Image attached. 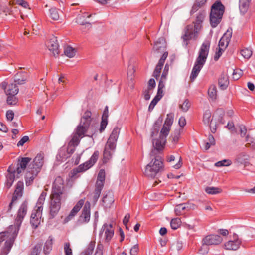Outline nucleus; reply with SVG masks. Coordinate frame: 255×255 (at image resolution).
Masks as SVG:
<instances>
[{
	"label": "nucleus",
	"mask_w": 255,
	"mask_h": 255,
	"mask_svg": "<svg viewBox=\"0 0 255 255\" xmlns=\"http://www.w3.org/2000/svg\"><path fill=\"white\" fill-rule=\"evenodd\" d=\"M19 231L18 228L11 225L5 231L0 233V247L1 243L5 241L2 249L0 255H7L10 252Z\"/></svg>",
	"instance_id": "1"
},
{
	"label": "nucleus",
	"mask_w": 255,
	"mask_h": 255,
	"mask_svg": "<svg viewBox=\"0 0 255 255\" xmlns=\"http://www.w3.org/2000/svg\"><path fill=\"white\" fill-rule=\"evenodd\" d=\"M210 45V44L208 41H205L201 45L198 56L196 59L190 74V79L191 81H193L196 79L205 63L209 54Z\"/></svg>",
	"instance_id": "2"
},
{
	"label": "nucleus",
	"mask_w": 255,
	"mask_h": 255,
	"mask_svg": "<svg viewBox=\"0 0 255 255\" xmlns=\"http://www.w3.org/2000/svg\"><path fill=\"white\" fill-rule=\"evenodd\" d=\"M43 159L44 154L43 153H39L34 158L32 163L28 165L27 171L25 177V183L27 186L32 184L34 179L40 171L43 164Z\"/></svg>",
	"instance_id": "3"
},
{
	"label": "nucleus",
	"mask_w": 255,
	"mask_h": 255,
	"mask_svg": "<svg viewBox=\"0 0 255 255\" xmlns=\"http://www.w3.org/2000/svg\"><path fill=\"white\" fill-rule=\"evenodd\" d=\"M92 113L89 110H87L82 116L80 122L75 130V133H77L79 136L83 137L88 132L89 130L91 132L89 133L91 135L95 133L96 130L95 127L91 125L92 118L91 117Z\"/></svg>",
	"instance_id": "4"
},
{
	"label": "nucleus",
	"mask_w": 255,
	"mask_h": 255,
	"mask_svg": "<svg viewBox=\"0 0 255 255\" xmlns=\"http://www.w3.org/2000/svg\"><path fill=\"white\" fill-rule=\"evenodd\" d=\"M68 197V192L64 184V180L61 176H57L52 184L50 200L64 202Z\"/></svg>",
	"instance_id": "5"
},
{
	"label": "nucleus",
	"mask_w": 255,
	"mask_h": 255,
	"mask_svg": "<svg viewBox=\"0 0 255 255\" xmlns=\"http://www.w3.org/2000/svg\"><path fill=\"white\" fill-rule=\"evenodd\" d=\"M120 128L116 127L113 129L107 143L103 152V163H107L112 157L116 147V143L119 137Z\"/></svg>",
	"instance_id": "6"
},
{
	"label": "nucleus",
	"mask_w": 255,
	"mask_h": 255,
	"mask_svg": "<svg viewBox=\"0 0 255 255\" xmlns=\"http://www.w3.org/2000/svg\"><path fill=\"white\" fill-rule=\"evenodd\" d=\"M150 158L151 161L145 167L144 174L148 177L153 178L163 170V163L159 155L152 156Z\"/></svg>",
	"instance_id": "7"
},
{
	"label": "nucleus",
	"mask_w": 255,
	"mask_h": 255,
	"mask_svg": "<svg viewBox=\"0 0 255 255\" xmlns=\"http://www.w3.org/2000/svg\"><path fill=\"white\" fill-rule=\"evenodd\" d=\"M224 6L221 1H216L212 6L210 14V22L212 27H216L221 22L224 12Z\"/></svg>",
	"instance_id": "8"
},
{
	"label": "nucleus",
	"mask_w": 255,
	"mask_h": 255,
	"mask_svg": "<svg viewBox=\"0 0 255 255\" xmlns=\"http://www.w3.org/2000/svg\"><path fill=\"white\" fill-rule=\"evenodd\" d=\"M99 155V151H95L88 161L72 170L70 173V176L71 178H74L78 173L84 172L91 168L97 161Z\"/></svg>",
	"instance_id": "9"
},
{
	"label": "nucleus",
	"mask_w": 255,
	"mask_h": 255,
	"mask_svg": "<svg viewBox=\"0 0 255 255\" xmlns=\"http://www.w3.org/2000/svg\"><path fill=\"white\" fill-rule=\"evenodd\" d=\"M200 29L198 25H188L184 29V34L182 36L184 43L186 46L188 45V41L192 38H196L197 33Z\"/></svg>",
	"instance_id": "10"
},
{
	"label": "nucleus",
	"mask_w": 255,
	"mask_h": 255,
	"mask_svg": "<svg viewBox=\"0 0 255 255\" xmlns=\"http://www.w3.org/2000/svg\"><path fill=\"white\" fill-rule=\"evenodd\" d=\"M114 234V229L112 224L105 223L102 227L99 233V236H103L105 242L108 243L112 239Z\"/></svg>",
	"instance_id": "11"
},
{
	"label": "nucleus",
	"mask_w": 255,
	"mask_h": 255,
	"mask_svg": "<svg viewBox=\"0 0 255 255\" xmlns=\"http://www.w3.org/2000/svg\"><path fill=\"white\" fill-rule=\"evenodd\" d=\"M27 208L28 203L27 201H25L22 203L18 211L17 215L15 219V225H14L18 228L19 229L27 213Z\"/></svg>",
	"instance_id": "12"
},
{
	"label": "nucleus",
	"mask_w": 255,
	"mask_h": 255,
	"mask_svg": "<svg viewBox=\"0 0 255 255\" xmlns=\"http://www.w3.org/2000/svg\"><path fill=\"white\" fill-rule=\"evenodd\" d=\"M42 209L43 207L38 206L36 210H33L32 212L30 223L34 229L37 228L40 223Z\"/></svg>",
	"instance_id": "13"
},
{
	"label": "nucleus",
	"mask_w": 255,
	"mask_h": 255,
	"mask_svg": "<svg viewBox=\"0 0 255 255\" xmlns=\"http://www.w3.org/2000/svg\"><path fill=\"white\" fill-rule=\"evenodd\" d=\"M91 204L89 201L86 202L82 209L81 214L79 217L78 222L80 224L87 223L90 219Z\"/></svg>",
	"instance_id": "14"
},
{
	"label": "nucleus",
	"mask_w": 255,
	"mask_h": 255,
	"mask_svg": "<svg viewBox=\"0 0 255 255\" xmlns=\"http://www.w3.org/2000/svg\"><path fill=\"white\" fill-rule=\"evenodd\" d=\"M166 139L160 136L158 139L153 140L152 144L154 149H152L150 152V156L151 157L152 156L157 155V152L163 150L166 143Z\"/></svg>",
	"instance_id": "15"
},
{
	"label": "nucleus",
	"mask_w": 255,
	"mask_h": 255,
	"mask_svg": "<svg viewBox=\"0 0 255 255\" xmlns=\"http://www.w3.org/2000/svg\"><path fill=\"white\" fill-rule=\"evenodd\" d=\"M31 158L29 157L19 158L16 168V177L19 178L20 174L27 167L28 164L31 161Z\"/></svg>",
	"instance_id": "16"
},
{
	"label": "nucleus",
	"mask_w": 255,
	"mask_h": 255,
	"mask_svg": "<svg viewBox=\"0 0 255 255\" xmlns=\"http://www.w3.org/2000/svg\"><path fill=\"white\" fill-rule=\"evenodd\" d=\"M23 189V183L21 181H18L16 184V189L13 195L11 202L9 204L8 211L12 208L13 204L16 201L18 198H20L22 195Z\"/></svg>",
	"instance_id": "17"
},
{
	"label": "nucleus",
	"mask_w": 255,
	"mask_h": 255,
	"mask_svg": "<svg viewBox=\"0 0 255 255\" xmlns=\"http://www.w3.org/2000/svg\"><path fill=\"white\" fill-rule=\"evenodd\" d=\"M222 238L219 235H209L203 239L202 242L208 245H218L222 242Z\"/></svg>",
	"instance_id": "18"
},
{
	"label": "nucleus",
	"mask_w": 255,
	"mask_h": 255,
	"mask_svg": "<svg viewBox=\"0 0 255 255\" xmlns=\"http://www.w3.org/2000/svg\"><path fill=\"white\" fill-rule=\"evenodd\" d=\"M47 47L49 51L52 52L54 56L58 55L59 53V45L57 42V38L53 36L47 42Z\"/></svg>",
	"instance_id": "19"
},
{
	"label": "nucleus",
	"mask_w": 255,
	"mask_h": 255,
	"mask_svg": "<svg viewBox=\"0 0 255 255\" xmlns=\"http://www.w3.org/2000/svg\"><path fill=\"white\" fill-rule=\"evenodd\" d=\"M61 202L50 200L49 206V218H54L58 213L61 207Z\"/></svg>",
	"instance_id": "20"
},
{
	"label": "nucleus",
	"mask_w": 255,
	"mask_h": 255,
	"mask_svg": "<svg viewBox=\"0 0 255 255\" xmlns=\"http://www.w3.org/2000/svg\"><path fill=\"white\" fill-rule=\"evenodd\" d=\"M231 37L232 32L228 30L219 40L218 44L219 48L221 49L222 51H224L228 46Z\"/></svg>",
	"instance_id": "21"
},
{
	"label": "nucleus",
	"mask_w": 255,
	"mask_h": 255,
	"mask_svg": "<svg viewBox=\"0 0 255 255\" xmlns=\"http://www.w3.org/2000/svg\"><path fill=\"white\" fill-rule=\"evenodd\" d=\"M8 174L6 175V181L5 182V186L9 189L12 186L15 178V173L16 171L15 168L12 166L10 165L7 170Z\"/></svg>",
	"instance_id": "22"
},
{
	"label": "nucleus",
	"mask_w": 255,
	"mask_h": 255,
	"mask_svg": "<svg viewBox=\"0 0 255 255\" xmlns=\"http://www.w3.org/2000/svg\"><path fill=\"white\" fill-rule=\"evenodd\" d=\"M85 202V199H80L71 210L69 214L65 218V220L68 222L71 220L82 208Z\"/></svg>",
	"instance_id": "23"
},
{
	"label": "nucleus",
	"mask_w": 255,
	"mask_h": 255,
	"mask_svg": "<svg viewBox=\"0 0 255 255\" xmlns=\"http://www.w3.org/2000/svg\"><path fill=\"white\" fill-rule=\"evenodd\" d=\"M28 77V74L25 72H20L16 73L14 77V83L17 85H22L25 83Z\"/></svg>",
	"instance_id": "24"
},
{
	"label": "nucleus",
	"mask_w": 255,
	"mask_h": 255,
	"mask_svg": "<svg viewBox=\"0 0 255 255\" xmlns=\"http://www.w3.org/2000/svg\"><path fill=\"white\" fill-rule=\"evenodd\" d=\"M108 116V107L106 106L102 116V120L100 123V127L99 129L100 133H102L104 131L107 125Z\"/></svg>",
	"instance_id": "25"
},
{
	"label": "nucleus",
	"mask_w": 255,
	"mask_h": 255,
	"mask_svg": "<svg viewBox=\"0 0 255 255\" xmlns=\"http://www.w3.org/2000/svg\"><path fill=\"white\" fill-rule=\"evenodd\" d=\"M235 236H237V235H235ZM236 237H235L234 240L229 241L225 244V247L227 250H236L239 248L241 241L236 239Z\"/></svg>",
	"instance_id": "26"
},
{
	"label": "nucleus",
	"mask_w": 255,
	"mask_h": 255,
	"mask_svg": "<svg viewBox=\"0 0 255 255\" xmlns=\"http://www.w3.org/2000/svg\"><path fill=\"white\" fill-rule=\"evenodd\" d=\"M102 202L105 208H110L114 202L113 194L110 192L107 193L103 197Z\"/></svg>",
	"instance_id": "27"
},
{
	"label": "nucleus",
	"mask_w": 255,
	"mask_h": 255,
	"mask_svg": "<svg viewBox=\"0 0 255 255\" xmlns=\"http://www.w3.org/2000/svg\"><path fill=\"white\" fill-rule=\"evenodd\" d=\"M166 44L163 38H159L153 46V50L158 53L165 52Z\"/></svg>",
	"instance_id": "28"
},
{
	"label": "nucleus",
	"mask_w": 255,
	"mask_h": 255,
	"mask_svg": "<svg viewBox=\"0 0 255 255\" xmlns=\"http://www.w3.org/2000/svg\"><path fill=\"white\" fill-rule=\"evenodd\" d=\"M251 1V0H239V9L242 15L248 11Z\"/></svg>",
	"instance_id": "29"
},
{
	"label": "nucleus",
	"mask_w": 255,
	"mask_h": 255,
	"mask_svg": "<svg viewBox=\"0 0 255 255\" xmlns=\"http://www.w3.org/2000/svg\"><path fill=\"white\" fill-rule=\"evenodd\" d=\"M228 77L227 75L225 74H221L218 80V84L220 88L222 90L226 89L229 84Z\"/></svg>",
	"instance_id": "30"
},
{
	"label": "nucleus",
	"mask_w": 255,
	"mask_h": 255,
	"mask_svg": "<svg viewBox=\"0 0 255 255\" xmlns=\"http://www.w3.org/2000/svg\"><path fill=\"white\" fill-rule=\"evenodd\" d=\"M188 207V205L186 203L177 205L174 209L175 213L177 216H180L184 214L185 213L186 210Z\"/></svg>",
	"instance_id": "31"
},
{
	"label": "nucleus",
	"mask_w": 255,
	"mask_h": 255,
	"mask_svg": "<svg viewBox=\"0 0 255 255\" xmlns=\"http://www.w3.org/2000/svg\"><path fill=\"white\" fill-rule=\"evenodd\" d=\"M19 91V89L17 85L14 83H11L7 86V90H5L6 95H16Z\"/></svg>",
	"instance_id": "32"
},
{
	"label": "nucleus",
	"mask_w": 255,
	"mask_h": 255,
	"mask_svg": "<svg viewBox=\"0 0 255 255\" xmlns=\"http://www.w3.org/2000/svg\"><path fill=\"white\" fill-rule=\"evenodd\" d=\"M95 241H91L88 244L87 248L81 252L80 255H92L95 246Z\"/></svg>",
	"instance_id": "33"
},
{
	"label": "nucleus",
	"mask_w": 255,
	"mask_h": 255,
	"mask_svg": "<svg viewBox=\"0 0 255 255\" xmlns=\"http://www.w3.org/2000/svg\"><path fill=\"white\" fill-rule=\"evenodd\" d=\"M52 245L53 239L51 237H49L44 246L43 252L45 255H48L50 253L52 248Z\"/></svg>",
	"instance_id": "34"
},
{
	"label": "nucleus",
	"mask_w": 255,
	"mask_h": 255,
	"mask_svg": "<svg viewBox=\"0 0 255 255\" xmlns=\"http://www.w3.org/2000/svg\"><path fill=\"white\" fill-rule=\"evenodd\" d=\"M207 1V0H196L192 7L191 13H194L196 12L199 8L203 6L205 4Z\"/></svg>",
	"instance_id": "35"
},
{
	"label": "nucleus",
	"mask_w": 255,
	"mask_h": 255,
	"mask_svg": "<svg viewBox=\"0 0 255 255\" xmlns=\"http://www.w3.org/2000/svg\"><path fill=\"white\" fill-rule=\"evenodd\" d=\"M168 56V52H165L163 53L162 57L159 59L158 64H157L155 70H157L158 71H160L161 72V69L163 67L164 63L166 59L167 58Z\"/></svg>",
	"instance_id": "36"
},
{
	"label": "nucleus",
	"mask_w": 255,
	"mask_h": 255,
	"mask_svg": "<svg viewBox=\"0 0 255 255\" xmlns=\"http://www.w3.org/2000/svg\"><path fill=\"white\" fill-rule=\"evenodd\" d=\"M105 180V172L104 169H100L97 177L96 184L103 185Z\"/></svg>",
	"instance_id": "37"
},
{
	"label": "nucleus",
	"mask_w": 255,
	"mask_h": 255,
	"mask_svg": "<svg viewBox=\"0 0 255 255\" xmlns=\"http://www.w3.org/2000/svg\"><path fill=\"white\" fill-rule=\"evenodd\" d=\"M82 138V137L79 136L77 133L74 132L72 135V139L68 144H69L70 145H72L77 146L79 144L80 140Z\"/></svg>",
	"instance_id": "38"
},
{
	"label": "nucleus",
	"mask_w": 255,
	"mask_h": 255,
	"mask_svg": "<svg viewBox=\"0 0 255 255\" xmlns=\"http://www.w3.org/2000/svg\"><path fill=\"white\" fill-rule=\"evenodd\" d=\"M76 50L70 46H67L64 49L65 55L69 58L73 57L76 54Z\"/></svg>",
	"instance_id": "39"
},
{
	"label": "nucleus",
	"mask_w": 255,
	"mask_h": 255,
	"mask_svg": "<svg viewBox=\"0 0 255 255\" xmlns=\"http://www.w3.org/2000/svg\"><path fill=\"white\" fill-rule=\"evenodd\" d=\"M165 86L164 83L162 82V81H159L158 86V90L157 95L155 97H157L158 100H160L163 96V89Z\"/></svg>",
	"instance_id": "40"
},
{
	"label": "nucleus",
	"mask_w": 255,
	"mask_h": 255,
	"mask_svg": "<svg viewBox=\"0 0 255 255\" xmlns=\"http://www.w3.org/2000/svg\"><path fill=\"white\" fill-rule=\"evenodd\" d=\"M249 159V156L245 152L239 154L236 158L237 161L241 164H245Z\"/></svg>",
	"instance_id": "41"
},
{
	"label": "nucleus",
	"mask_w": 255,
	"mask_h": 255,
	"mask_svg": "<svg viewBox=\"0 0 255 255\" xmlns=\"http://www.w3.org/2000/svg\"><path fill=\"white\" fill-rule=\"evenodd\" d=\"M181 225V221L179 218L172 219L170 222V226L172 229H178Z\"/></svg>",
	"instance_id": "42"
},
{
	"label": "nucleus",
	"mask_w": 255,
	"mask_h": 255,
	"mask_svg": "<svg viewBox=\"0 0 255 255\" xmlns=\"http://www.w3.org/2000/svg\"><path fill=\"white\" fill-rule=\"evenodd\" d=\"M211 113L210 111L207 110L205 111L203 115V122H204V124L206 125H209L210 123H211L212 120H211Z\"/></svg>",
	"instance_id": "43"
},
{
	"label": "nucleus",
	"mask_w": 255,
	"mask_h": 255,
	"mask_svg": "<svg viewBox=\"0 0 255 255\" xmlns=\"http://www.w3.org/2000/svg\"><path fill=\"white\" fill-rule=\"evenodd\" d=\"M208 95L209 97L215 100L217 97V88L215 85H211L208 89Z\"/></svg>",
	"instance_id": "44"
},
{
	"label": "nucleus",
	"mask_w": 255,
	"mask_h": 255,
	"mask_svg": "<svg viewBox=\"0 0 255 255\" xmlns=\"http://www.w3.org/2000/svg\"><path fill=\"white\" fill-rule=\"evenodd\" d=\"M50 16L54 20H58L59 19L58 10L56 8H52L49 10Z\"/></svg>",
	"instance_id": "45"
},
{
	"label": "nucleus",
	"mask_w": 255,
	"mask_h": 255,
	"mask_svg": "<svg viewBox=\"0 0 255 255\" xmlns=\"http://www.w3.org/2000/svg\"><path fill=\"white\" fill-rule=\"evenodd\" d=\"M205 191L209 194H216L221 193L222 190L218 187H207L205 189Z\"/></svg>",
	"instance_id": "46"
},
{
	"label": "nucleus",
	"mask_w": 255,
	"mask_h": 255,
	"mask_svg": "<svg viewBox=\"0 0 255 255\" xmlns=\"http://www.w3.org/2000/svg\"><path fill=\"white\" fill-rule=\"evenodd\" d=\"M173 118H174L173 114H172V113L168 114L167 115V117L165 121L164 125L170 128L173 122Z\"/></svg>",
	"instance_id": "47"
},
{
	"label": "nucleus",
	"mask_w": 255,
	"mask_h": 255,
	"mask_svg": "<svg viewBox=\"0 0 255 255\" xmlns=\"http://www.w3.org/2000/svg\"><path fill=\"white\" fill-rule=\"evenodd\" d=\"M170 130V128L163 125L160 133V137L166 139L167 136L168 135Z\"/></svg>",
	"instance_id": "48"
},
{
	"label": "nucleus",
	"mask_w": 255,
	"mask_h": 255,
	"mask_svg": "<svg viewBox=\"0 0 255 255\" xmlns=\"http://www.w3.org/2000/svg\"><path fill=\"white\" fill-rule=\"evenodd\" d=\"M76 147V146H74L72 145H70V144H68L67 145V155L65 157H64L63 155H62L63 158H67L70 157L71 156V155L72 154H73L74 152H75Z\"/></svg>",
	"instance_id": "49"
},
{
	"label": "nucleus",
	"mask_w": 255,
	"mask_h": 255,
	"mask_svg": "<svg viewBox=\"0 0 255 255\" xmlns=\"http://www.w3.org/2000/svg\"><path fill=\"white\" fill-rule=\"evenodd\" d=\"M241 55L246 59H249L252 55V51L249 48H245L241 50Z\"/></svg>",
	"instance_id": "50"
},
{
	"label": "nucleus",
	"mask_w": 255,
	"mask_h": 255,
	"mask_svg": "<svg viewBox=\"0 0 255 255\" xmlns=\"http://www.w3.org/2000/svg\"><path fill=\"white\" fill-rule=\"evenodd\" d=\"M232 164V161L230 160L224 159L218 161L215 164L216 167L228 166Z\"/></svg>",
	"instance_id": "51"
},
{
	"label": "nucleus",
	"mask_w": 255,
	"mask_h": 255,
	"mask_svg": "<svg viewBox=\"0 0 255 255\" xmlns=\"http://www.w3.org/2000/svg\"><path fill=\"white\" fill-rule=\"evenodd\" d=\"M7 103L10 105H15L17 102V99L15 97V95H7Z\"/></svg>",
	"instance_id": "52"
},
{
	"label": "nucleus",
	"mask_w": 255,
	"mask_h": 255,
	"mask_svg": "<svg viewBox=\"0 0 255 255\" xmlns=\"http://www.w3.org/2000/svg\"><path fill=\"white\" fill-rule=\"evenodd\" d=\"M205 17L204 13H199L196 17V22L194 25H198L199 29H200V24L203 21V19Z\"/></svg>",
	"instance_id": "53"
},
{
	"label": "nucleus",
	"mask_w": 255,
	"mask_h": 255,
	"mask_svg": "<svg viewBox=\"0 0 255 255\" xmlns=\"http://www.w3.org/2000/svg\"><path fill=\"white\" fill-rule=\"evenodd\" d=\"M180 108L184 112H187L190 107V104L188 99H185L182 104H180Z\"/></svg>",
	"instance_id": "54"
},
{
	"label": "nucleus",
	"mask_w": 255,
	"mask_h": 255,
	"mask_svg": "<svg viewBox=\"0 0 255 255\" xmlns=\"http://www.w3.org/2000/svg\"><path fill=\"white\" fill-rule=\"evenodd\" d=\"M243 74V71L239 69L234 70L233 73V78L235 80L239 79Z\"/></svg>",
	"instance_id": "55"
},
{
	"label": "nucleus",
	"mask_w": 255,
	"mask_h": 255,
	"mask_svg": "<svg viewBox=\"0 0 255 255\" xmlns=\"http://www.w3.org/2000/svg\"><path fill=\"white\" fill-rule=\"evenodd\" d=\"M46 196V193L43 191L39 198H38V201H37V204L38 205V206H42V205L43 204L44 202V201H45V197Z\"/></svg>",
	"instance_id": "56"
},
{
	"label": "nucleus",
	"mask_w": 255,
	"mask_h": 255,
	"mask_svg": "<svg viewBox=\"0 0 255 255\" xmlns=\"http://www.w3.org/2000/svg\"><path fill=\"white\" fill-rule=\"evenodd\" d=\"M168 70H169V66L168 64H166L164 67L163 72L162 74L161 79L160 80V81H162V82H163V83H165V81H166V77L168 74Z\"/></svg>",
	"instance_id": "57"
},
{
	"label": "nucleus",
	"mask_w": 255,
	"mask_h": 255,
	"mask_svg": "<svg viewBox=\"0 0 255 255\" xmlns=\"http://www.w3.org/2000/svg\"><path fill=\"white\" fill-rule=\"evenodd\" d=\"M65 255H72V251L69 242L66 243L64 247Z\"/></svg>",
	"instance_id": "58"
},
{
	"label": "nucleus",
	"mask_w": 255,
	"mask_h": 255,
	"mask_svg": "<svg viewBox=\"0 0 255 255\" xmlns=\"http://www.w3.org/2000/svg\"><path fill=\"white\" fill-rule=\"evenodd\" d=\"M41 250V244H37L33 249L31 255H38Z\"/></svg>",
	"instance_id": "59"
},
{
	"label": "nucleus",
	"mask_w": 255,
	"mask_h": 255,
	"mask_svg": "<svg viewBox=\"0 0 255 255\" xmlns=\"http://www.w3.org/2000/svg\"><path fill=\"white\" fill-rule=\"evenodd\" d=\"M104 247L103 244L98 243L94 255H103Z\"/></svg>",
	"instance_id": "60"
},
{
	"label": "nucleus",
	"mask_w": 255,
	"mask_h": 255,
	"mask_svg": "<svg viewBox=\"0 0 255 255\" xmlns=\"http://www.w3.org/2000/svg\"><path fill=\"white\" fill-rule=\"evenodd\" d=\"M208 245L204 244L202 242V246L201 247L199 252L200 254L205 255L208 252L209 248L208 247Z\"/></svg>",
	"instance_id": "61"
},
{
	"label": "nucleus",
	"mask_w": 255,
	"mask_h": 255,
	"mask_svg": "<svg viewBox=\"0 0 255 255\" xmlns=\"http://www.w3.org/2000/svg\"><path fill=\"white\" fill-rule=\"evenodd\" d=\"M180 130H176L174 132V134L172 136V141L174 142H177L180 137Z\"/></svg>",
	"instance_id": "62"
},
{
	"label": "nucleus",
	"mask_w": 255,
	"mask_h": 255,
	"mask_svg": "<svg viewBox=\"0 0 255 255\" xmlns=\"http://www.w3.org/2000/svg\"><path fill=\"white\" fill-rule=\"evenodd\" d=\"M159 101V100L157 99V97H154L149 106L148 111H151Z\"/></svg>",
	"instance_id": "63"
},
{
	"label": "nucleus",
	"mask_w": 255,
	"mask_h": 255,
	"mask_svg": "<svg viewBox=\"0 0 255 255\" xmlns=\"http://www.w3.org/2000/svg\"><path fill=\"white\" fill-rule=\"evenodd\" d=\"M139 250L138 245H134L130 249V254L131 255H136Z\"/></svg>",
	"instance_id": "64"
}]
</instances>
